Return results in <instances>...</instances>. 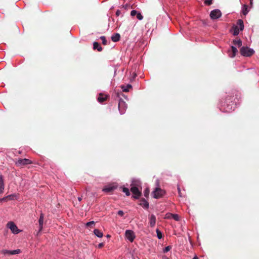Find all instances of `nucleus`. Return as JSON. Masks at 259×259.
I'll return each instance as SVG.
<instances>
[{
	"label": "nucleus",
	"mask_w": 259,
	"mask_h": 259,
	"mask_svg": "<svg viewBox=\"0 0 259 259\" xmlns=\"http://www.w3.org/2000/svg\"><path fill=\"white\" fill-rule=\"evenodd\" d=\"M240 52L241 55L245 57H250L254 53L253 49L245 47H243L240 49Z\"/></svg>",
	"instance_id": "obj_1"
},
{
	"label": "nucleus",
	"mask_w": 259,
	"mask_h": 259,
	"mask_svg": "<svg viewBox=\"0 0 259 259\" xmlns=\"http://www.w3.org/2000/svg\"><path fill=\"white\" fill-rule=\"evenodd\" d=\"M131 191L133 194V197L135 199H138L141 195L142 193L139 190L138 188L134 184L131 185Z\"/></svg>",
	"instance_id": "obj_2"
},
{
	"label": "nucleus",
	"mask_w": 259,
	"mask_h": 259,
	"mask_svg": "<svg viewBox=\"0 0 259 259\" xmlns=\"http://www.w3.org/2000/svg\"><path fill=\"white\" fill-rule=\"evenodd\" d=\"M165 194V191L161 188L157 187L152 192L153 197L156 199L162 197Z\"/></svg>",
	"instance_id": "obj_3"
},
{
	"label": "nucleus",
	"mask_w": 259,
	"mask_h": 259,
	"mask_svg": "<svg viewBox=\"0 0 259 259\" xmlns=\"http://www.w3.org/2000/svg\"><path fill=\"white\" fill-rule=\"evenodd\" d=\"M31 163H32V162L30 160L27 158H20L18 159V160L16 162V164L19 166H24Z\"/></svg>",
	"instance_id": "obj_4"
},
{
	"label": "nucleus",
	"mask_w": 259,
	"mask_h": 259,
	"mask_svg": "<svg viewBox=\"0 0 259 259\" xmlns=\"http://www.w3.org/2000/svg\"><path fill=\"white\" fill-rule=\"evenodd\" d=\"M7 227L11 230L14 234H18L20 231L18 229L17 226L13 222H10L7 224Z\"/></svg>",
	"instance_id": "obj_5"
},
{
	"label": "nucleus",
	"mask_w": 259,
	"mask_h": 259,
	"mask_svg": "<svg viewBox=\"0 0 259 259\" xmlns=\"http://www.w3.org/2000/svg\"><path fill=\"white\" fill-rule=\"evenodd\" d=\"M126 108V105L125 102L120 99L118 102V109L120 114H122L124 113Z\"/></svg>",
	"instance_id": "obj_6"
},
{
	"label": "nucleus",
	"mask_w": 259,
	"mask_h": 259,
	"mask_svg": "<svg viewBox=\"0 0 259 259\" xmlns=\"http://www.w3.org/2000/svg\"><path fill=\"white\" fill-rule=\"evenodd\" d=\"M222 15V13L220 10L215 9L212 10L210 14V17L212 19H217L220 17Z\"/></svg>",
	"instance_id": "obj_7"
},
{
	"label": "nucleus",
	"mask_w": 259,
	"mask_h": 259,
	"mask_svg": "<svg viewBox=\"0 0 259 259\" xmlns=\"http://www.w3.org/2000/svg\"><path fill=\"white\" fill-rule=\"evenodd\" d=\"M125 235L126 238L131 242L134 241L135 238L134 232L132 230H126L125 231Z\"/></svg>",
	"instance_id": "obj_8"
},
{
	"label": "nucleus",
	"mask_w": 259,
	"mask_h": 259,
	"mask_svg": "<svg viewBox=\"0 0 259 259\" xmlns=\"http://www.w3.org/2000/svg\"><path fill=\"white\" fill-rule=\"evenodd\" d=\"M108 98L109 96L103 93H100L98 97V101L99 103H102L106 101Z\"/></svg>",
	"instance_id": "obj_9"
},
{
	"label": "nucleus",
	"mask_w": 259,
	"mask_h": 259,
	"mask_svg": "<svg viewBox=\"0 0 259 259\" xmlns=\"http://www.w3.org/2000/svg\"><path fill=\"white\" fill-rule=\"evenodd\" d=\"M149 224L151 227H153L156 224V217L154 214H151L149 218Z\"/></svg>",
	"instance_id": "obj_10"
},
{
	"label": "nucleus",
	"mask_w": 259,
	"mask_h": 259,
	"mask_svg": "<svg viewBox=\"0 0 259 259\" xmlns=\"http://www.w3.org/2000/svg\"><path fill=\"white\" fill-rule=\"evenodd\" d=\"M139 205L146 209H148L149 207V203L144 198H142L140 200Z\"/></svg>",
	"instance_id": "obj_11"
},
{
	"label": "nucleus",
	"mask_w": 259,
	"mask_h": 259,
	"mask_svg": "<svg viewBox=\"0 0 259 259\" xmlns=\"http://www.w3.org/2000/svg\"><path fill=\"white\" fill-rule=\"evenodd\" d=\"M5 188L4 181L2 175H0V195L3 194Z\"/></svg>",
	"instance_id": "obj_12"
},
{
	"label": "nucleus",
	"mask_w": 259,
	"mask_h": 259,
	"mask_svg": "<svg viewBox=\"0 0 259 259\" xmlns=\"http://www.w3.org/2000/svg\"><path fill=\"white\" fill-rule=\"evenodd\" d=\"M116 186H109L107 187H106L103 189V191L107 193H109L111 192H112L113 190H114L115 189H116Z\"/></svg>",
	"instance_id": "obj_13"
},
{
	"label": "nucleus",
	"mask_w": 259,
	"mask_h": 259,
	"mask_svg": "<svg viewBox=\"0 0 259 259\" xmlns=\"http://www.w3.org/2000/svg\"><path fill=\"white\" fill-rule=\"evenodd\" d=\"M237 51V49L235 47L232 46L231 51L229 52V56L231 58L234 57Z\"/></svg>",
	"instance_id": "obj_14"
},
{
	"label": "nucleus",
	"mask_w": 259,
	"mask_h": 259,
	"mask_svg": "<svg viewBox=\"0 0 259 259\" xmlns=\"http://www.w3.org/2000/svg\"><path fill=\"white\" fill-rule=\"evenodd\" d=\"M120 35L119 33H116L114 34H113L111 36V39L114 42H117L120 40Z\"/></svg>",
	"instance_id": "obj_15"
},
{
	"label": "nucleus",
	"mask_w": 259,
	"mask_h": 259,
	"mask_svg": "<svg viewBox=\"0 0 259 259\" xmlns=\"http://www.w3.org/2000/svg\"><path fill=\"white\" fill-rule=\"evenodd\" d=\"M94 50H97L98 51L101 52L102 51V48L100 44L97 42H94L93 44Z\"/></svg>",
	"instance_id": "obj_16"
},
{
	"label": "nucleus",
	"mask_w": 259,
	"mask_h": 259,
	"mask_svg": "<svg viewBox=\"0 0 259 259\" xmlns=\"http://www.w3.org/2000/svg\"><path fill=\"white\" fill-rule=\"evenodd\" d=\"M39 231L42 229V226L44 223V214L43 213L40 214V216L39 219Z\"/></svg>",
	"instance_id": "obj_17"
},
{
	"label": "nucleus",
	"mask_w": 259,
	"mask_h": 259,
	"mask_svg": "<svg viewBox=\"0 0 259 259\" xmlns=\"http://www.w3.org/2000/svg\"><path fill=\"white\" fill-rule=\"evenodd\" d=\"M237 25L239 27V29L242 30L244 28L243 22L242 20L239 19L237 22Z\"/></svg>",
	"instance_id": "obj_18"
},
{
	"label": "nucleus",
	"mask_w": 259,
	"mask_h": 259,
	"mask_svg": "<svg viewBox=\"0 0 259 259\" xmlns=\"http://www.w3.org/2000/svg\"><path fill=\"white\" fill-rule=\"evenodd\" d=\"M132 87V85L128 84L126 86L123 85L121 86V89H122V91L124 92H128L129 89H131Z\"/></svg>",
	"instance_id": "obj_19"
},
{
	"label": "nucleus",
	"mask_w": 259,
	"mask_h": 259,
	"mask_svg": "<svg viewBox=\"0 0 259 259\" xmlns=\"http://www.w3.org/2000/svg\"><path fill=\"white\" fill-rule=\"evenodd\" d=\"M94 234L98 237L101 238L103 237V233L101 232L99 229H95L94 231Z\"/></svg>",
	"instance_id": "obj_20"
},
{
	"label": "nucleus",
	"mask_w": 259,
	"mask_h": 259,
	"mask_svg": "<svg viewBox=\"0 0 259 259\" xmlns=\"http://www.w3.org/2000/svg\"><path fill=\"white\" fill-rule=\"evenodd\" d=\"M233 43L234 45L240 47L242 45V41L240 39L234 40Z\"/></svg>",
	"instance_id": "obj_21"
},
{
	"label": "nucleus",
	"mask_w": 259,
	"mask_h": 259,
	"mask_svg": "<svg viewBox=\"0 0 259 259\" xmlns=\"http://www.w3.org/2000/svg\"><path fill=\"white\" fill-rule=\"evenodd\" d=\"M21 252L20 249H16L14 250H10V255H14L16 254H19Z\"/></svg>",
	"instance_id": "obj_22"
},
{
	"label": "nucleus",
	"mask_w": 259,
	"mask_h": 259,
	"mask_svg": "<svg viewBox=\"0 0 259 259\" xmlns=\"http://www.w3.org/2000/svg\"><path fill=\"white\" fill-rule=\"evenodd\" d=\"M242 13L244 15H246L248 13L247 10V6L246 5H244L243 8L242 10Z\"/></svg>",
	"instance_id": "obj_23"
},
{
	"label": "nucleus",
	"mask_w": 259,
	"mask_h": 259,
	"mask_svg": "<svg viewBox=\"0 0 259 259\" xmlns=\"http://www.w3.org/2000/svg\"><path fill=\"white\" fill-rule=\"evenodd\" d=\"M239 28H238V26H236V27L234 28L233 35H237L239 34Z\"/></svg>",
	"instance_id": "obj_24"
},
{
	"label": "nucleus",
	"mask_w": 259,
	"mask_h": 259,
	"mask_svg": "<svg viewBox=\"0 0 259 259\" xmlns=\"http://www.w3.org/2000/svg\"><path fill=\"white\" fill-rule=\"evenodd\" d=\"M156 232L157 234V236L158 239H161L162 237V234L161 232L159 230V229H156Z\"/></svg>",
	"instance_id": "obj_25"
},
{
	"label": "nucleus",
	"mask_w": 259,
	"mask_h": 259,
	"mask_svg": "<svg viewBox=\"0 0 259 259\" xmlns=\"http://www.w3.org/2000/svg\"><path fill=\"white\" fill-rule=\"evenodd\" d=\"M1 253L4 254V255H10V250H7V249H3L1 250Z\"/></svg>",
	"instance_id": "obj_26"
},
{
	"label": "nucleus",
	"mask_w": 259,
	"mask_h": 259,
	"mask_svg": "<svg viewBox=\"0 0 259 259\" xmlns=\"http://www.w3.org/2000/svg\"><path fill=\"white\" fill-rule=\"evenodd\" d=\"M122 191L125 193L126 196H129L130 195V191L127 188H123Z\"/></svg>",
	"instance_id": "obj_27"
},
{
	"label": "nucleus",
	"mask_w": 259,
	"mask_h": 259,
	"mask_svg": "<svg viewBox=\"0 0 259 259\" xmlns=\"http://www.w3.org/2000/svg\"><path fill=\"white\" fill-rule=\"evenodd\" d=\"M100 39L102 40V44L104 45H107V40H106L105 36H101Z\"/></svg>",
	"instance_id": "obj_28"
},
{
	"label": "nucleus",
	"mask_w": 259,
	"mask_h": 259,
	"mask_svg": "<svg viewBox=\"0 0 259 259\" xmlns=\"http://www.w3.org/2000/svg\"><path fill=\"white\" fill-rule=\"evenodd\" d=\"M172 218L176 221L179 220V216L177 214H171Z\"/></svg>",
	"instance_id": "obj_29"
},
{
	"label": "nucleus",
	"mask_w": 259,
	"mask_h": 259,
	"mask_svg": "<svg viewBox=\"0 0 259 259\" xmlns=\"http://www.w3.org/2000/svg\"><path fill=\"white\" fill-rule=\"evenodd\" d=\"M149 194V190L148 188H146L144 191V195L146 197H148Z\"/></svg>",
	"instance_id": "obj_30"
},
{
	"label": "nucleus",
	"mask_w": 259,
	"mask_h": 259,
	"mask_svg": "<svg viewBox=\"0 0 259 259\" xmlns=\"http://www.w3.org/2000/svg\"><path fill=\"white\" fill-rule=\"evenodd\" d=\"M137 18L139 20H142L143 19V16L140 13H138L136 15Z\"/></svg>",
	"instance_id": "obj_31"
},
{
	"label": "nucleus",
	"mask_w": 259,
	"mask_h": 259,
	"mask_svg": "<svg viewBox=\"0 0 259 259\" xmlns=\"http://www.w3.org/2000/svg\"><path fill=\"white\" fill-rule=\"evenodd\" d=\"M171 248V247L170 246H167L166 247H165L164 249H163V252L165 253V252H168V251H169L170 250V249Z\"/></svg>",
	"instance_id": "obj_32"
},
{
	"label": "nucleus",
	"mask_w": 259,
	"mask_h": 259,
	"mask_svg": "<svg viewBox=\"0 0 259 259\" xmlns=\"http://www.w3.org/2000/svg\"><path fill=\"white\" fill-rule=\"evenodd\" d=\"M212 1L213 0H205L204 1V4L206 5H207V6H210L212 4Z\"/></svg>",
	"instance_id": "obj_33"
},
{
	"label": "nucleus",
	"mask_w": 259,
	"mask_h": 259,
	"mask_svg": "<svg viewBox=\"0 0 259 259\" xmlns=\"http://www.w3.org/2000/svg\"><path fill=\"white\" fill-rule=\"evenodd\" d=\"M95 225V222L94 221H91V222H88L86 224V226L87 227H92L93 225Z\"/></svg>",
	"instance_id": "obj_34"
},
{
	"label": "nucleus",
	"mask_w": 259,
	"mask_h": 259,
	"mask_svg": "<svg viewBox=\"0 0 259 259\" xmlns=\"http://www.w3.org/2000/svg\"><path fill=\"white\" fill-rule=\"evenodd\" d=\"M15 196V195L14 194H11L7 196V198L8 200H12L14 199V197Z\"/></svg>",
	"instance_id": "obj_35"
},
{
	"label": "nucleus",
	"mask_w": 259,
	"mask_h": 259,
	"mask_svg": "<svg viewBox=\"0 0 259 259\" xmlns=\"http://www.w3.org/2000/svg\"><path fill=\"white\" fill-rule=\"evenodd\" d=\"M137 13H138V12H137L136 10H132L131 12V15L133 17V16H135V15H136Z\"/></svg>",
	"instance_id": "obj_36"
},
{
	"label": "nucleus",
	"mask_w": 259,
	"mask_h": 259,
	"mask_svg": "<svg viewBox=\"0 0 259 259\" xmlns=\"http://www.w3.org/2000/svg\"><path fill=\"white\" fill-rule=\"evenodd\" d=\"M117 214L122 217L124 215V212L122 211V210H119L118 212H117Z\"/></svg>",
	"instance_id": "obj_37"
},
{
	"label": "nucleus",
	"mask_w": 259,
	"mask_h": 259,
	"mask_svg": "<svg viewBox=\"0 0 259 259\" xmlns=\"http://www.w3.org/2000/svg\"><path fill=\"white\" fill-rule=\"evenodd\" d=\"M1 202H3V201H7L8 200L6 196V197H3V198H1Z\"/></svg>",
	"instance_id": "obj_38"
},
{
	"label": "nucleus",
	"mask_w": 259,
	"mask_h": 259,
	"mask_svg": "<svg viewBox=\"0 0 259 259\" xmlns=\"http://www.w3.org/2000/svg\"><path fill=\"white\" fill-rule=\"evenodd\" d=\"M104 243H100L98 244V248H102L103 246H104Z\"/></svg>",
	"instance_id": "obj_39"
},
{
	"label": "nucleus",
	"mask_w": 259,
	"mask_h": 259,
	"mask_svg": "<svg viewBox=\"0 0 259 259\" xmlns=\"http://www.w3.org/2000/svg\"><path fill=\"white\" fill-rule=\"evenodd\" d=\"M178 192H179V196H180V197H182V195H181V192L180 188L178 187Z\"/></svg>",
	"instance_id": "obj_40"
},
{
	"label": "nucleus",
	"mask_w": 259,
	"mask_h": 259,
	"mask_svg": "<svg viewBox=\"0 0 259 259\" xmlns=\"http://www.w3.org/2000/svg\"><path fill=\"white\" fill-rule=\"evenodd\" d=\"M120 14V11L119 10H117L116 12V15L117 16H119Z\"/></svg>",
	"instance_id": "obj_41"
},
{
	"label": "nucleus",
	"mask_w": 259,
	"mask_h": 259,
	"mask_svg": "<svg viewBox=\"0 0 259 259\" xmlns=\"http://www.w3.org/2000/svg\"><path fill=\"white\" fill-rule=\"evenodd\" d=\"M162 259H168V258L167 257H166V256H163L162 257Z\"/></svg>",
	"instance_id": "obj_42"
},
{
	"label": "nucleus",
	"mask_w": 259,
	"mask_h": 259,
	"mask_svg": "<svg viewBox=\"0 0 259 259\" xmlns=\"http://www.w3.org/2000/svg\"><path fill=\"white\" fill-rule=\"evenodd\" d=\"M192 259H198V257L197 255H195Z\"/></svg>",
	"instance_id": "obj_43"
},
{
	"label": "nucleus",
	"mask_w": 259,
	"mask_h": 259,
	"mask_svg": "<svg viewBox=\"0 0 259 259\" xmlns=\"http://www.w3.org/2000/svg\"><path fill=\"white\" fill-rule=\"evenodd\" d=\"M78 200L80 201L81 200V197H78Z\"/></svg>",
	"instance_id": "obj_44"
},
{
	"label": "nucleus",
	"mask_w": 259,
	"mask_h": 259,
	"mask_svg": "<svg viewBox=\"0 0 259 259\" xmlns=\"http://www.w3.org/2000/svg\"><path fill=\"white\" fill-rule=\"evenodd\" d=\"M252 1L253 0H250V4L251 5L252 4Z\"/></svg>",
	"instance_id": "obj_45"
},
{
	"label": "nucleus",
	"mask_w": 259,
	"mask_h": 259,
	"mask_svg": "<svg viewBox=\"0 0 259 259\" xmlns=\"http://www.w3.org/2000/svg\"><path fill=\"white\" fill-rule=\"evenodd\" d=\"M107 237H110V236L109 235H107Z\"/></svg>",
	"instance_id": "obj_46"
}]
</instances>
